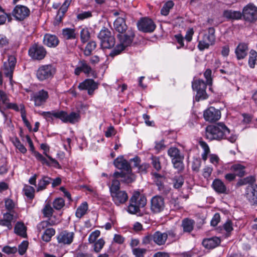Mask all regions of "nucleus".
Returning a JSON list of instances; mask_svg holds the SVG:
<instances>
[{"label": "nucleus", "mask_w": 257, "mask_h": 257, "mask_svg": "<svg viewBox=\"0 0 257 257\" xmlns=\"http://www.w3.org/2000/svg\"><path fill=\"white\" fill-rule=\"evenodd\" d=\"M205 137L210 141L227 140L231 143H234L237 136L223 123L219 122L214 125H208L205 129Z\"/></svg>", "instance_id": "1"}, {"label": "nucleus", "mask_w": 257, "mask_h": 257, "mask_svg": "<svg viewBox=\"0 0 257 257\" xmlns=\"http://www.w3.org/2000/svg\"><path fill=\"white\" fill-rule=\"evenodd\" d=\"M74 233L72 232L63 231L60 232L57 236L59 243L64 244H70L73 241Z\"/></svg>", "instance_id": "19"}, {"label": "nucleus", "mask_w": 257, "mask_h": 257, "mask_svg": "<svg viewBox=\"0 0 257 257\" xmlns=\"http://www.w3.org/2000/svg\"><path fill=\"white\" fill-rule=\"evenodd\" d=\"M212 187L218 193L228 194L226 186L224 183L219 179H216L213 181Z\"/></svg>", "instance_id": "26"}, {"label": "nucleus", "mask_w": 257, "mask_h": 257, "mask_svg": "<svg viewBox=\"0 0 257 257\" xmlns=\"http://www.w3.org/2000/svg\"><path fill=\"white\" fill-rule=\"evenodd\" d=\"M134 37L135 33L132 30H128L125 34H118L117 38L119 39V44L111 51L109 55L113 57L119 54L125 47L132 44Z\"/></svg>", "instance_id": "3"}, {"label": "nucleus", "mask_w": 257, "mask_h": 257, "mask_svg": "<svg viewBox=\"0 0 257 257\" xmlns=\"http://www.w3.org/2000/svg\"><path fill=\"white\" fill-rule=\"evenodd\" d=\"M80 117V114L78 112H72L70 114H68L66 111L61 110L60 119L63 122H69L73 124L78 122Z\"/></svg>", "instance_id": "17"}, {"label": "nucleus", "mask_w": 257, "mask_h": 257, "mask_svg": "<svg viewBox=\"0 0 257 257\" xmlns=\"http://www.w3.org/2000/svg\"><path fill=\"white\" fill-rule=\"evenodd\" d=\"M207 84L203 80H194L192 83V87L194 90H199L206 89Z\"/></svg>", "instance_id": "36"}, {"label": "nucleus", "mask_w": 257, "mask_h": 257, "mask_svg": "<svg viewBox=\"0 0 257 257\" xmlns=\"http://www.w3.org/2000/svg\"><path fill=\"white\" fill-rule=\"evenodd\" d=\"M173 186L176 189H179L182 187L184 183V179L181 175L175 176L173 179Z\"/></svg>", "instance_id": "51"}, {"label": "nucleus", "mask_w": 257, "mask_h": 257, "mask_svg": "<svg viewBox=\"0 0 257 257\" xmlns=\"http://www.w3.org/2000/svg\"><path fill=\"white\" fill-rule=\"evenodd\" d=\"M123 16L122 14L121 17H118L114 22V29L119 33L125 32L127 29V26Z\"/></svg>", "instance_id": "25"}, {"label": "nucleus", "mask_w": 257, "mask_h": 257, "mask_svg": "<svg viewBox=\"0 0 257 257\" xmlns=\"http://www.w3.org/2000/svg\"><path fill=\"white\" fill-rule=\"evenodd\" d=\"M109 190L112 201L116 205L124 204L128 200L127 192L120 190V182L117 179L112 180Z\"/></svg>", "instance_id": "2"}, {"label": "nucleus", "mask_w": 257, "mask_h": 257, "mask_svg": "<svg viewBox=\"0 0 257 257\" xmlns=\"http://www.w3.org/2000/svg\"><path fill=\"white\" fill-rule=\"evenodd\" d=\"M139 30L145 33H152L156 29V26L150 19L144 18L141 19L137 23Z\"/></svg>", "instance_id": "12"}, {"label": "nucleus", "mask_w": 257, "mask_h": 257, "mask_svg": "<svg viewBox=\"0 0 257 257\" xmlns=\"http://www.w3.org/2000/svg\"><path fill=\"white\" fill-rule=\"evenodd\" d=\"M241 14L245 21L253 23L257 20V7L252 4H248L243 8Z\"/></svg>", "instance_id": "9"}, {"label": "nucleus", "mask_w": 257, "mask_h": 257, "mask_svg": "<svg viewBox=\"0 0 257 257\" xmlns=\"http://www.w3.org/2000/svg\"><path fill=\"white\" fill-rule=\"evenodd\" d=\"M20 112L22 120L25 125L30 130L31 129V125L28 120L27 119L26 112L25 106L23 104H20Z\"/></svg>", "instance_id": "47"}, {"label": "nucleus", "mask_w": 257, "mask_h": 257, "mask_svg": "<svg viewBox=\"0 0 257 257\" xmlns=\"http://www.w3.org/2000/svg\"><path fill=\"white\" fill-rule=\"evenodd\" d=\"M23 192L25 195L30 199H32L34 197L35 189L33 187L25 185L23 188Z\"/></svg>", "instance_id": "44"}, {"label": "nucleus", "mask_w": 257, "mask_h": 257, "mask_svg": "<svg viewBox=\"0 0 257 257\" xmlns=\"http://www.w3.org/2000/svg\"><path fill=\"white\" fill-rule=\"evenodd\" d=\"M59 41L58 37L55 35L50 34H46L43 38V43L45 45L54 48L58 46Z\"/></svg>", "instance_id": "21"}, {"label": "nucleus", "mask_w": 257, "mask_h": 257, "mask_svg": "<svg viewBox=\"0 0 257 257\" xmlns=\"http://www.w3.org/2000/svg\"><path fill=\"white\" fill-rule=\"evenodd\" d=\"M13 213V212H9L4 213L3 215V218L11 224L13 221L16 220V217Z\"/></svg>", "instance_id": "64"}, {"label": "nucleus", "mask_w": 257, "mask_h": 257, "mask_svg": "<svg viewBox=\"0 0 257 257\" xmlns=\"http://www.w3.org/2000/svg\"><path fill=\"white\" fill-rule=\"evenodd\" d=\"M246 197L252 205H257V185H249L246 189Z\"/></svg>", "instance_id": "16"}, {"label": "nucleus", "mask_w": 257, "mask_h": 257, "mask_svg": "<svg viewBox=\"0 0 257 257\" xmlns=\"http://www.w3.org/2000/svg\"><path fill=\"white\" fill-rule=\"evenodd\" d=\"M111 32L105 27H103L98 34V37L100 40V42L108 38V37H112Z\"/></svg>", "instance_id": "42"}, {"label": "nucleus", "mask_w": 257, "mask_h": 257, "mask_svg": "<svg viewBox=\"0 0 257 257\" xmlns=\"http://www.w3.org/2000/svg\"><path fill=\"white\" fill-rule=\"evenodd\" d=\"M64 205L65 201L62 198H57L53 201V206L56 210H60Z\"/></svg>", "instance_id": "53"}, {"label": "nucleus", "mask_w": 257, "mask_h": 257, "mask_svg": "<svg viewBox=\"0 0 257 257\" xmlns=\"http://www.w3.org/2000/svg\"><path fill=\"white\" fill-rule=\"evenodd\" d=\"M78 88L80 90H87L89 95H92L94 91L97 89L98 85L92 79H86L79 83Z\"/></svg>", "instance_id": "13"}, {"label": "nucleus", "mask_w": 257, "mask_h": 257, "mask_svg": "<svg viewBox=\"0 0 257 257\" xmlns=\"http://www.w3.org/2000/svg\"><path fill=\"white\" fill-rule=\"evenodd\" d=\"M28 53L33 59L41 60L45 58L47 51L42 45L34 44L29 48Z\"/></svg>", "instance_id": "10"}, {"label": "nucleus", "mask_w": 257, "mask_h": 257, "mask_svg": "<svg viewBox=\"0 0 257 257\" xmlns=\"http://www.w3.org/2000/svg\"><path fill=\"white\" fill-rule=\"evenodd\" d=\"M15 232L17 234L25 237L26 235V229L24 224L22 223H17L15 227Z\"/></svg>", "instance_id": "43"}, {"label": "nucleus", "mask_w": 257, "mask_h": 257, "mask_svg": "<svg viewBox=\"0 0 257 257\" xmlns=\"http://www.w3.org/2000/svg\"><path fill=\"white\" fill-rule=\"evenodd\" d=\"M168 154L171 158L172 161L184 159V157L180 150L176 147H171L168 150Z\"/></svg>", "instance_id": "30"}, {"label": "nucleus", "mask_w": 257, "mask_h": 257, "mask_svg": "<svg viewBox=\"0 0 257 257\" xmlns=\"http://www.w3.org/2000/svg\"><path fill=\"white\" fill-rule=\"evenodd\" d=\"M154 242L158 245H164L167 239V235L165 232L156 231L154 234Z\"/></svg>", "instance_id": "27"}, {"label": "nucleus", "mask_w": 257, "mask_h": 257, "mask_svg": "<svg viewBox=\"0 0 257 257\" xmlns=\"http://www.w3.org/2000/svg\"><path fill=\"white\" fill-rule=\"evenodd\" d=\"M230 170L235 173V175L242 177L245 175V167L239 164H235L231 166Z\"/></svg>", "instance_id": "34"}, {"label": "nucleus", "mask_w": 257, "mask_h": 257, "mask_svg": "<svg viewBox=\"0 0 257 257\" xmlns=\"http://www.w3.org/2000/svg\"><path fill=\"white\" fill-rule=\"evenodd\" d=\"M105 244V241L102 238H100L94 244V250L95 252H99L103 248Z\"/></svg>", "instance_id": "61"}, {"label": "nucleus", "mask_w": 257, "mask_h": 257, "mask_svg": "<svg viewBox=\"0 0 257 257\" xmlns=\"http://www.w3.org/2000/svg\"><path fill=\"white\" fill-rule=\"evenodd\" d=\"M256 64H257V52L251 50L249 52L248 65L250 68H253Z\"/></svg>", "instance_id": "41"}, {"label": "nucleus", "mask_w": 257, "mask_h": 257, "mask_svg": "<svg viewBox=\"0 0 257 257\" xmlns=\"http://www.w3.org/2000/svg\"><path fill=\"white\" fill-rule=\"evenodd\" d=\"M76 19L78 21H83L92 17V12L91 11H83L78 9L76 12Z\"/></svg>", "instance_id": "32"}, {"label": "nucleus", "mask_w": 257, "mask_h": 257, "mask_svg": "<svg viewBox=\"0 0 257 257\" xmlns=\"http://www.w3.org/2000/svg\"><path fill=\"white\" fill-rule=\"evenodd\" d=\"M57 223L55 221L49 219L48 220L42 221L38 223L37 228L38 232H40L43 230L45 231L46 229L49 228L50 226L55 225Z\"/></svg>", "instance_id": "33"}, {"label": "nucleus", "mask_w": 257, "mask_h": 257, "mask_svg": "<svg viewBox=\"0 0 257 257\" xmlns=\"http://www.w3.org/2000/svg\"><path fill=\"white\" fill-rule=\"evenodd\" d=\"M56 72V67L51 64L42 65L36 71L37 78L40 81L51 79Z\"/></svg>", "instance_id": "5"}, {"label": "nucleus", "mask_w": 257, "mask_h": 257, "mask_svg": "<svg viewBox=\"0 0 257 257\" xmlns=\"http://www.w3.org/2000/svg\"><path fill=\"white\" fill-rule=\"evenodd\" d=\"M220 243V239L217 237L205 238L202 241V245L207 249H213Z\"/></svg>", "instance_id": "24"}, {"label": "nucleus", "mask_w": 257, "mask_h": 257, "mask_svg": "<svg viewBox=\"0 0 257 257\" xmlns=\"http://www.w3.org/2000/svg\"><path fill=\"white\" fill-rule=\"evenodd\" d=\"M96 43L94 41L89 42L86 46L85 49L84 51V54L85 56H89L91 52L96 48Z\"/></svg>", "instance_id": "48"}, {"label": "nucleus", "mask_w": 257, "mask_h": 257, "mask_svg": "<svg viewBox=\"0 0 257 257\" xmlns=\"http://www.w3.org/2000/svg\"><path fill=\"white\" fill-rule=\"evenodd\" d=\"M55 234V230L52 228H49L45 229L42 235V239L45 242H49L51 240L52 237Z\"/></svg>", "instance_id": "37"}, {"label": "nucleus", "mask_w": 257, "mask_h": 257, "mask_svg": "<svg viewBox=\"0 0 257 257\" xmlns=\"http://www.w3.org/2000/svg\"><path fill=\"white\" fill-rule=\"evenodd\" d=\"M151 163L154 168L158 171L161 170L162 167L161 165L160 158L159 157L152 156L151 157Z\"/></svg>", "instance_id": "50"}, {"label": "nucleus", "mask_w": 257, "mask_h": 257, "mask_svg": "<svg viewBox=\"0 0 257 257\" xmlns=\"http://www.w3.org/2000/svg\"><path fill=\"white\" fill-rule=\"evenodd\" d=\"M31 14L30 9L26 6L17 5L12 11L11 15L15 19L22 22L27 19Z\"/></svg>", "instance_id": "8"}, {"label": "nucleus", "mask_w": 257, "mask_h": 257, "mask_svg": "<svg viewBox=\"0 0 257 257\" xmlns=\"http://www.w3.org/2000/svg\"><path fill=\"white\" fill-rule=\"evenodd\" d=\"M34 156L35 157L36 159L40 161L42 164H46L48 166H50L49 162L41 154L37 151H34Z\"/></svg>", "instance_id": "54"}, {"label": "nucleus", "mask_w": 257, "mask_h": 257, "mask_svg": "<svg viewBox=\"0 0 257 257\" xmlns=\"http://www.w3.org/2000/svg\"><path fill=\"white\" fill-rule=\"evenodd\" d=\"M113 164L117 169L121 170V172H130L132 169L128 162L122 157H117L114 160Z\"/></svg>", "instance_id": "20"}, {"label": "nucleus", "mask_w": 257, "mask_h": 257, "mask_svg": "<svg viewBox=\"0 0 257 257\" xmlns=\"http://www.w3.org/2000/svg\"><path fill=\"white\" fill-rule=\"evenodd\" d=\"M72 0H65L59 10L58 12L64 15L67 11L68 8L71 4Z\"/></svg>", "instance_id": "63"}, {"label": "nucleus", "mask_w": 257, "mask_h": 257, "mask_svg": "<svg viewBox=\"0 0 257 257\" xmlns=\"http://www.w3.org/2000/svg\"><path fill=\"white\" fill-rule=\"evenodd\" d=\"M215 29L210 27L208 29V34L204 35L202 40L199 41L198 48L203 51L208 49L210 45H212L215 42Z\"/></svg>", "instance_id": "7"}, {"label": "nucleus", "mask_w": 257, "mask_h": 257, "mask_svg": "<svg viewBox=\"0 0 257 257\" xmlns=\"http://www.w3.org/2000/svg\"><path fill=\"white\" fill-rule=\"evenodd\" d=\"M174 3L172 1L166 2L163 6L161 13L163 16H167L170 12V10L173 7Z\"/></svg>", "instance_id": "45"}, {"label": "nucleus", "mask_w": 257, "mask_h": 257, "mask_svg": "<svg viewBox=\"0 0 257 257\" xmlns=\"http://www.w3.org/2000/svg\"><path fill=\"white\" fill-rule=\"evenodd\" d=\"M88 210V204L86 202L82 203L77 208L75 215L78 218H81L86 213Z\"/></svg>", "instance_id": "35"}, {"label": "nucleus", "mask_w": 257, "mask_h": 257, "mask_svg": "<svg viewBox=\"0 0 257 257\" xmlns=\"http://www.w3.org/2000/svg\"><path fill=\"white\" fill-rule=\"evenodd\" d=\"M48 97V92L42 89L34 93L31 100L34 101L35 106H40L46 102Z\"/></svg>", "instance_id": "15"}, {"label": "nucleus", "mask_w": 257, "mask_h": 257, "mask_svg": "<svg viewBox=\"0 0 257 257\" xmlns=\"http://www.w3.org/2000/svg\"><path fill=\"white\" fill-rule=\"evenodd\" d=\"M183 160L179 159L172 161L174 168L176 169L178 172L182 171L184 169Z\"/></svg>", "instance_id": "56"}, {"label": "nucleus", "mask_w": 257, "mask_h": 257, "mask_svg": "<svg viewBox=\"0 0 257 257\" xmlns=\"http://www.w3.org/2000/svg\"><path fill=\"white\" fill-rule=\"evenodd\" d=\"M196 91L195 99L197 101H199L201 99H205L208 97L206 89L196 90Z\"/></svg>", "instance_id": "60"}, {"label": "nucleus", "mask_w": 257, "mask_h": 257, "mask_svg": "<svg viewBox=\"0 0 257 257\" xmlns=\"http://www.w3.org/2000/svg\"><path fill=\"white\" fill-rule=\"evenodd\" d=\"M51 178L47 176H43L39 180L36 190L37 192L42 191L46 188V187L51 183Z\"/></svg>", "instance_id": "31"}, {"label": "nucleus", "mask_w": 257, "mask_h": 257, "mask_svg": "<svg viewBox=\"0 0 257 257\" xmlns=\"http://www.w3.org/2000/svg\"><path fill=\"white\" fill-rule=\"evenodd\" d=\"M133 254L135 257H144V255L147 252V249L142 248H134L132 249Z\"/></svg>", "instance_id": "58"}, {"label": "nucleus", "mask_w": 257, "mask_h": 257, "mask_svg": "<svg viewBox=\"0 0 257 257\" xmlns=\"http://www.w3.org/2000/svg\"><path fill=\"white\" fill-rule=\"evenodd\" d=\"M223 16L228 20H238L242 18V14L240 11L227 10L224 11Z\"/></svg>", "instance_id": "29"}, {"label": "nucleus", "mask_w": 257, "mask_h": 257, "mask_svg": "<svg viewBox=\"0 0 257 257\" xmlns=\"http://www.w3.org/2000/svg\"><path fill=\"white\" fill-rule=\"evenodd\" d=\"M53 212V209L49 204H46L42 210V212L44 217L48 218L52 216Z\"/></svg>", "instance_id": "52"}, {"label": "nucleus", "mask_w": 257, "mask_h": 257, "mask_svg": "<svg viewBox=\"0 0 257 257\" xmlns=\"http://www.w3.org/2000/svg\"><path fill=\"white\" fill-rule=\"evenodd\" d=\"M39 114L47 121H52L54 117L60 119L61 111H40Z\"/></svg>", "instance_id": "28"}, {"label": "nucleus", "mask_w": 257, "mask_h": 257, "mask_svg": "<svg viewBox=\"0 0 257 257\" xmlns=\"http://www.w3.org/2000/svg\"><path fill=\"white\" fill-rule=\"evenodd\" d=\"M17 60L13 55H10L8 57L7 61L4 63L2 68V71L6 77L9 78L10 83L13 85L14 81L13 80V75L15 68Z\"/></svg>", "instance_id": "6"}, {"label": "nucleus", "mask_w": 257, "mask_h": 257, "mask_svg": "<svg viewBox=\"0 0 257 257\" xmlns=\"http://www.w3.org/2000/svg\"><path fill=\"white\" fill-rule=\"evenodd\" d=\"M113 176L115 178V179L120 178L121 181L126 184L131 183L136 179V176L132 173V171L130 172H115L114 173Z\"/></svg>", "instance_id": "18"}, {"label": "nucleus", "mask_w": 257, "mask_h": 257, "mask_svg": "<svg viewBox=\"0 0 257 257\" xmlns=\"http://www.w3.org/2000/svg\"><path fill=\"white\" fill-rule=\"evenodd\" d=\"M194 221L187 218L184 219L182 221V226L183 228V230L185 232H190L193 229L194 226Z\"/></svg>", "instance_id": "38"}, {"label": "nucleus", "mask_w": 257, "mask_h": 257, "mask_svg": "<svg viewBox=\"0 0 257 257\" xmlns=\"http://www.w3.org/2000/svg\"><path fill=\"white\" fill-rule=\"evenodd\" d=\"M203 116L206 121L211 122H214L220 118L221 112L214 107H210L204 111Z\"/></svg>", "instance_id": "14"}, {"label": "nucleus", "mask_w": 257, "mask_h": 257, "mask_svg": "<svg viewBox=\"0 0 257 257\" xmlns=\"http://www.w3.org/2000/svg\"><path fill=\"white\" fill-rule=\"evenodd\" d=\"M165 207L164 198L160 195L153 196L151 200L150 209L154 213L163 211Z\"/></svg>", "instance_id": "11"}, {"label": "nucleus", "mask_w": 257, "mask_h": 257, "mask_svg": "<svg viewBox=\"0 0 257 257\" xmlns=\"http://www.w3.org/2000/svg\"><path fill=\"white\" fill-rule=\"evenodd\" d=\"M147 204V199L139 192H135L130 200L127 211L132 214H140L141 208H144Z\"/></svg>", "instance_id": "4"}, {"label": "nucleus", "mask_w": 257, "mask_h": 257, "mask_svg": "<svg viewBox=\"0 0 257 257\" xmlns=\"http://www.w3.org/2000/svg\"><path fill=\"white\" fill-rule=\"evenodd\" d=\"M115 39L113 36L109 37L100 42L101 46L103 49H110L115 45Z\"/></svg>", "instance_id": "39"}, {"label": "nucleus", "mask_w": 257, "mask_h": 257, "mask_svg": "<svg viewBox=\"0 0 257 257\" xmlns=\"http://www.w3.org/2000/svg\"><path fill=\"white\" fill-rule=\"evenodd\" d=\"M254 180H254V178L253 177H252V176L247 177L245 178L241 179L239 180L236 184V185L237 186H241L245 185L247 183H249L250 185L251 184L253 183Z\"/></svg>", "instance_id": "55"}, {"label": "nucleus", "mask_w": 257, "mask_h": 257, "mask_svg": "<svg viewBox=\"0 0 257 257\" xmlns=\"http://www.w3.org/2000/svg\"><path fill=\"white\" fill-rule=\"evenodd\" d=\"M153 241L154 242V235L148 233L143 237L142 243L144 245H147L152 244Z\"/></svg>", "instance_id": "59"}, {"label": "nucleus", "mask_w": 257, "mask_h": 257, "mask_svg": "<svg viewBox=\"0 0 257 257\" xmlns=\"http://www.w3.org/2000/svg\"><path fill=\"white\" fill-rule=\"evenodd\" d=\"M248 45L245 43H239L235 50L237 59L238 60L244 59L247 55Z\"/></svg>", "instance_id": "23"}, {"label": "nucleus", "mask_w": 257, "mask_h": 257, "mask_svg": "<svg viewBox=\"0 0 257 257\" xmlns=\"http://www.w3.org/2000/svg\"><path fill=\"white\" fill-rule=\"evenodd\" d=\"M90 37V34L87 28H83L80 32V38L83 43L87 42Z\"/></svg>", "instance_id": "49"}, {"label": "nucleus", "mask_w": 257, "mask_h": 257, "mask_svg": "<svg viewBox=\"0 0 257 257\" xmlns=\"http://www.w3.org/2000/svg\"><path fill=\"white\" fill-rule=\"evenodd\" d=\"M199 145L203 150V153L202 154V159L206 161L207 159L208 155L210 153V149L207 144L204 141H200Z\"/></svg>", "instance_id": "46"}, {"label": "nucleus", "mask_w": 257, "mask_h": 257, "mask_svg": "<svg viewBox=\"0 0 257 257\" xmlns=\"http://www.w3.org/2000/svg\"><path fill=\"white\" fill-rule=\"evenodd\" d=\"M62 35L64 38L69 39H74L76 38V34L73 29L66 28L62 30Z\"/></svg>", "instance_id": "40"}, {"label": "nucleus", "mask_w": 257, "mask_h": 257, "mask_svg": "<svg viewBox=\"0 0 257 257\" xmlns=\"http://www.w3.org/2000/svg\"><path fill=\"white\" fill-rule=\"evenodd\" d=\"M5 205L6 209L9 212H13V209L15 207V203L13 200L10 198L5 199Z\"/></svg>", "instance_id": "57"}, {"label": "nucleus", "mask_w": 257, "mask_h": 257, "mask_svg": "<svg viewBox=\"0 0 257 257\" xmlns=\"http://www.w3.org/2000/svg\"><path fill=\"white\" fill-rule=\"evenodd\" d=\"M100 234V231L96 230L90 233L88 238L90 243H94Z\"/></svg>", "instance_id": "62"}, {"label": "nucleus", "mask_w": 257, "mask_h": 257, "mask_svg": "<svg viewBox=\"0 0 257 257\" xmlns=\"http://www.w3.org/2000/svg\"><path fill=\"white\" fill-rule=\"evenodd\" d=\"M92 71L91 67L84 60L79 61L78 66L76 67L74 73L76 75H79L81 72H83L86 74H89Z\"/></svg>", "instance_id": "22"}]
</instances>
